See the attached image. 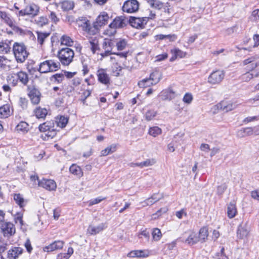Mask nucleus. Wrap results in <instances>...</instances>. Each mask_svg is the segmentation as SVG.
Masks as SVG:
<instances>
[{"instance_id":"f257e3e1","label":"nucleus","mask_w":259,"mask_h":259,"mask_svg":"<svg viewBox=\"0 0 259 259\" xmlns=\"http://www.w3.org/2000/svg\"><path fill=\"white\" fill-rule=\"evenodd\" d=\"M13 51L15 57L19 63L24 62L28 57V53L23 43L15 42L13 46Z\"/></svg>"},{"instance_id":"f03ea898","label":"nucleus","mask_w":259,"mask_h":259,"mask_svg":"<svg viewBox=\"0 0 259 259\" xmlns=\"http://www.w3.org/2000/svg\"><path fill=\"white\" fill-rule=\"evenodd\" d=\"M38 71L40 73H48L58 70L60 68V62L57 60L50 59L41 62Z\"/></svg>"},{"instance_id":"7ed1b4c3","label":"nucleus","mask_w":259,"mask_h":259,"mask_svg":"<svg viewBox=\"0 0 259 259\" xmlns=\"http://www.w3.org/2000/svg\"><path fill=\"white\" fill-rule=\"evenodd\" d=\"M74 56V51L69 48H62L58 53L59 60L64 66H68L72 62Z\"/></svg>"},{"instance_id":"20e7f679","label":"nucleus","mask_w":259,"mask_h":259,"mask_svg":"<svg viewBox=\"0 0 259 259\" xmlns=\"http://www.w3.org/2000/svg\"><path fill=\"white\" fill-rule=\"evenodd\" d=\"M238 106L237 102L234 101H223L220 103L214 105L212 110H213V113H215L217 111L221 109L224 112H229L236 109Z\"/></svg>"},{"instance_id":"39448f33","label":"nucleus","mask_w":259,"mask_h":259,"mask_svg":"<svg viewBox=\"0 0 259 259\" xmlns=\"http://www.w3.org/2000/svg\"><path fill=\"white\" fill-rule=\"evenodd\" d=\"M180 239L182 242L189 245H193L198 242L197 233L192 231L185 232Z\"/></svg>"},{"instance_id":"423d86ee","label":"nucleus","mask_w":259,"mask_h":259,"mask_svg":"<svg viewBox=\"0 0 259 259\" xmlns=\"http://www.w3.org/2000/svg\"><path fill=\"white\" fill-rule=\"evenodd\" d=\"M0 228L4 236L6 237L12 236L16 233L15 225L9 222H3L1 224Z\"/></svg>"},{"instance_id":"0eeeda50","label":"nucleus","mask_w":259,"mask_h":259,"mask_svg":"<svg viewBox=\"0 0 259 259\" xmlns=\"http://www.w3.org/2000/svg\"><path fill=\"white\" fill-rule=\"evenodd\" d=\"M107 228L106 223H102L98 225H96L94 223L91 224L87 230V234L89 235H97Z\"/></svg>"},{"instance_id":"6e6552de","label":"nucleus","mask_w":259,"mask_h":259,"mask_svg":"<svg viewBox=\"0 0 259 259\" xmlns=\"http://www.w3.org/2000/svg\"><path fill=\"white\" fill-rule=\"evenodd\" d=\"M243 65L246 66L249 71H252L259 66V56L255 55L245 59L243 62Z\"/></svg>"},{"instance_id":"1a4fd4ad","label":"nucleus","mask_w":259,"mask_h":259,"mask_svg":"<svg viewBox=\"0 0 259 259\" xmlns=\"http://www.w3.org/2000/svg\"><path fill=\"white\" fill-rule=\"evenodd\" d=\"M39 12V7L35 4H31L27 6L23 10L19 12L20 16L32 15L33 16L38 15Z\"/></svg>"},{"instance_id":"9d476101","label":"nucleus","mask_w":259,"mask_h":259,"mask_svg":"<svg viewBox=\"0 0 259 259\" xmlns=\"http://www.w3.org/2000/svg\"><path fill=\"white\" fill-rule=\"evenodd\" d=\"M225 73L223 70H216L212 72L208 77V82L212 84L220 83L224 79Z\"/></svg>"},{"instance_id":"9b49d317","label":"nucleus","mask_w":259,"mask_h":259,"mask_svg":"<svg viewBox=\"0 0 259 259\" xmlns=\"http://www.w3.org/2000/svg\"><path fill=\"white\" fill-rule=\"evenodd\" d=\"M64 242L62 240H55L48 245L42 247V250L46 252H51L58 250H61L63 248Z\"/></svg>"},{"instance_id":"f8f14e48","label":"nucleus","mask_w":259,"mask_h":259,"mask_svg":"<svg viewBox=\"0 0 259 259\" xmlns=\"http://www.w3.org/2000/svg\"><path fill=\"white\" fill-rule=\"evenodd\" d=\"M0 19L13 29H15L16 23L14 18L8 13L0 10Z\"/></svg>"},{"instance_id":"ddd939ff","label":"nucleus","mask_w":259,"mask_h":259,"mask_svg":"<svg viewBox=\"0 0 259 259\" xmlns=\"http://www.w3.org/2000/svg\"><path fill=\"white\" fill-rule=\"evenodd\" d=\"M139 7V3L137 0H128L124 3L122 10L124 12L132 13L137 12Z\"/></svg>"},{"instance_id":"4468645a","label":"nucleus","mask_w":259,"mask_h":259,"mask_svg":"<svg viewBox=\"0 0 259 259\" xmlns=\"http://www.w3.org/2000/svg\"><path fill=\"white\" fill-rule=\"evenodd\" d=\"M96 74L98 80L100 83L106 85H109L110 84V77L106 69L103 68L99 69Z\"/></svg>"},{"instance_id":"2eb2a0df","label":"nucleus","mask_w":259,"mask_h":259,"mask_svg":"<svg viewBox=\"0 0 259 259\" xmlns=\"http://www.w3.org/2000/svg\"><path fill=\"white\" fill-rule=\"evenodd\" d=\"M250 230L246 224H240L237 228V237L240 239H247L249 235Z\"/></svg>"},{"instance_id":"dca6fc26","label":"nucleus","mask_w":259,"mask_h":259,"mask_svg":"<svg viewBox=\"0 0 259 259\" xmlns=\"http://www.w3.org/2000/svg\"><path fill=\"white\" fill-rule=\"evenodd\" d=\"M148 19L147 17L142 18L131 17L129 20L131 25L136 28H143L147 24Z\"/></svg>"},{"instance_id":"f3484780","label":"nucleus","mask_w":259,"mask_h":259,"mask_svg":"<svg viewBox=\"0 0 259 259\" xmlns=\"http://www.w3.org/2000/svg\"><path fill=\"white\" fill-rule=\"evenodd\" d=\"M38 186L50 191H55L57 188L55 181L46 179H42L40 181H38Z\"/></svg>"},{"instance_id":"a211bd4d","label":"nucleus","mask_w":259,"mask_h":259,"mask_svg":"<svg viewBox=\"0 0 259 259\" xmlns=\"http://www.w3.org/2000/svg\"><path fill=\"white\" fill-rule=\"evenodd\" d=\"M128 23V20L123 16L116 17L111 23V26L116 30L125 27Z\"/></svg>"},{"instance_id":"6ab92c4d","label":"nucleus","mask_w":259,"mask_h":259,"mask_svg":"<svg viewBox=\"0 0 259 259\" xmlns=\"http://www.w3.org/2000/svg\"><path fill=\"white\" fill-rule=\"evenodd\" d=\"M163 198V195L162 194L159 193H155L153 194L151 197L148 198L145 200L142 201L141 202V204L142 207H146L147 206H150L156 203L161 198Z\"/></svg>"},{"instance_id":"aec40b11","label":"nucleus","mask_w":259,"mask_h":259,"mask_svg":"<svg viewBox=\"0 0 259 259\" xmlns=\"http://www.w3.org/2000/svg\"><path fill=\"white\" fill-rule=\"evenodd\" d=\"M114 46L113 41L110 39H105L103 44V48L105 50L104 53H101L102 58L107 56L111 54Z\"/></svg>"},{"instance_id":"412c9836","label":"nucleus","mask_w":259,"mask_h":259,"mask_svg":"<svg viewBox=\"0 0 259 259\" xmlns=\"http://www.w3.org/2000/svg\"><path fill=\"white\" fill-rule=\"evenodd\" d=\"M28 95L33 104H37L39 103L40 93L38 90L35 88L31 89Z\"/></svg>"},{"instance_id":"4be33fe9","label":"nucleus","mask_w":259,"mask_h":259,"mask_svg":"<svg viewBox=\"0 0 259 259\" xmlns=\"http://www.w3.org/2000/svg\"><path fill=\"white\" fill-rule=\"evenodd\" d=\"M108 19L109 16L107 13L105 12H102L97 18L95 26L101 27L107 23Z\"/></svg>"},{"instance_id":"5701e85b","label":"nucleus","mask_w":259,"mask_h":259,"mask_svg":"<svg viewBox=\"0 0 259 259\" xmlns=\"http://www.w3.org/2000/svg\"><path fill=\"white\" fill-rule=\"evenodd\" d=\"M23 251L21 247H12L8 251L7 257L8 259H16L22 253Z\"/></svg>"},{"instance_id":"b1692460","label":"nucleus","mask_w":259,"mask_h":259,"mask_svg":"<svg viewBox=\"0 0 259 259\" xmlns=\"http://www.w3.org/2000/svg\"><path fill=\"white\" fill-rule=\"evenodd\" d=\"M227 216L230 219L234 218L237 213L236 204L234 201L230 202L227 206Z\"/></svg>"},{"instance_id":"393cba45","label":"nucleus","mask_w":259,"mask_h":259,"mask_svg":"<svg viewBox=\"0 0 259 259\" xmlns=\"http://www.w3.org/2000/svg\"><path fill=\"white\" fill-rule=\"evenodd\" d=\"M12 113L10 105H4L0 107V118H6L9 117Z\"/></svg>"},{"instance_id":"a878e982","label":"nucleus","mask_w":259,"mask_h":259,"mask_svg":"<svg viewBox=\"0 0 259 259\" xmlns=\"http://www.w3.org/2000/svg\"><path fill=\"white\" fill-rule=\"evenodd\" d=\"M11 41L8 39L0 41V53H8L11 49Z\"/></svg>"},{"instance_id":"bb28decb","label":"nucleus","mask_w":259,"mask_h":259,"mask_svg":"<svg viewBox=\"0 0 259 259\" xmlns=\"http://www.w3.org/2000/svg\"><path fill=\"white\" fill-rule=\"evenodd\" d=\"M208 236V231L206 227L201 228L199 232V234H197V238L198 239V242H205Z\"/></svg>"},{"instance_id":"cd10ccee","label":"nucleus","mask_w":259,"mask_h":259,"mask_svg":"<svg viewBox=\"0 0 259 259\" xmlns=\"http://www.w3.org/2000/svg\"><path fill=\"white\" fill-rule=\"evenodd\" d=\"M53 122H46L41 124L39 126V130L41 132H53L54 133V129Z\"/></svg>"},{"instance_id":"c85d7f7f","label":"nucleus","mask_w":259,"mask_h":259,"mask_svg":"<svg viewBox=\"0 0 259 259\" xmlns=\"http://www.w3.org/2000/svg\"><path fill=\"white\" fill-rule=\"evenodd\" d=\"M171 53L172 54V56L170 59V61H173L176 60L177 58H184L186 53L181 51L178 48H175L171 50Z\"/></svg>"},{"instance_id":"c756f323","label":"nucleus","mask_w":259,"mask_h":259,"mask_svg":"<svg viewBox=\"0 0 259 259\" xmlns=\"http://www.w3.org/2000/svg\"><path fill=\"white\" fill-rule=\"evenodd\" d=\"M34 112L35 115L37 118L44 119L48 114V110L46 108H41L40 107H38L35 109Z\"/></svg>"},{"instance_id":"7c9ffc66","label":"nucleus","mask_w":259,"mask_h":259,"mask_svg":"<svg viewBox=\"0 0 259 259\" xmlns=\"http://www.w3.org/2000/svg\"><path fill=\"white\" fill-rule=\"evenodd\" d=\"M251 135H252V130L251 127L242 128L240 130H238L237 132V136L240 138H243Z\"/></svg>"},{"instance_id":"2f4dec72","label":"nucleus","mask_w":259,"mask_h":259,"mask_svg":"<svg viewBox=\"0 0 259 259\" xmlns=\"http://www.w3.org/2000/svg\"><path fill=\"white\" fill-rule=\"evenodd\" d=\"M13 198L16 203L21 208L23 207L26 204L27 201L24 199L23 196L20 194H14Z\"/></svg>"},{"instance_id":"473e14b6","label":"nucleus","mask_w":259,"mask_h":259,"mask_svg":"<svg viewBox=\"0 0 259 259\" xmlns=\"http://www.w3.org/2000/svg\"><path fill=\"white\" fill-rule=\"evenodd\" d=\"M90 47L93 54L96 53L99 50V40L97 37L91 38L89 40Z\"/></svg>"},{"instance_id":"72a5a7b5","label":"nucleus","mask_w":259,"mask_h":259,"mask_svg":"<svg viewBox=\"0 0 259 259\" xmlns=\"http://www.w3.org/2000/svg\"><path fill=\"white\" fill-rule=\"evenodd\" d=\"M18 81L22 84L26 85L28 82V75L25 72L20 71L17 73Z\"/></svg>"},{"instance_id":"f704fd0d","label":"nucleus","mask_w":259,"mask_h":259,"mask_svg":"<svg viewBox=\"0 0 259 259\" xmlns=\"http://www.w3.org/2000/svg\"><path fill=\"white\" fill-rule=\"evenodd\" d=\"M82 28L84 31L88 34H94L97 32V30L93 27H92L89 21H87L83 23Z\"/></svg>"},{"instance_id":"c9c22d12","label":"nucleus","mask_w":259,"mask_h":259,"mask_svg":"<svg viewBox=\"0 0 259 259\" xmlns=\"http://www.w3.org/2000/svg\"><path fill=\"white\" fill-rule=\"evenodd\" d=\"M70 172L74 175H76L79 178L83 176V172L81 168L76 164H72L69 168Z\"/></svg>"},{"instance_id":"e433bc0d","label":"nucleus","mask_w":259,"mask_h":259,"mask_svg":"<svg viewBox=\"0 0 259 259\" xmlns=\"http://www.w3.org/2000/svg\"><path fill=\"white\" fill-rule=\"evenodd\" d=\"M161 76L162 75L160 71L155 70L150 74L149 78H151L153 83L156 84L160 81Z\"/></svg>"},{"instance_id":"4c0bfd02","label":"nucleus","mask_w":259,"mask_h":259,"mask_svg":"<svg viewBox=\"0 0 259 259\" xmlns=\"http://www.w3.org/2000/svg\"><path fill=\"white\" fill-rule=\"evenodd\" d=\"M35 23L40 27L48 24L49 20L47 16H41L35 19Z\"/></svg>"},{"instance_id":"58836bf2","label":"nucleus","mask_w":259,"mask_h":259,"mask_svg":"<svg viewBox=\"0 0 259 259\" xmlns=\"http://www.w3.org/2000/svg\"><path fill=\"white\" fill-rule=\"evenodd\" d=\"M82 69V71L83 75L87 74L89 71V59L87 57H82L81 59Z\"/></svg>"},{"instance_id":"ea45409f","label":"nucleus","mask_w":259,"mask_h":259,"mask_svg":"<svg viewBox=\"0 0 259 259\" xmlns=\"http://www.w3.org/2000/svg\"><path fill=\"white\" fill-rule=\"evenodd\" d=\"M116 150V145L115 144H112L102 150L101 152V155L102 156H105L114 152Z\"/></svg>"},{"instance_id":"a19ab883","label":"nucleus","mask_w":259,"mask_h":259,"mask_svg":"<svg viewBox=\"0 0 259 259\" xmlns=\"http://www.w3.org/2000/svg\"><path fill=\"white\" fill-rule=\"evenodd\" d=\"M16 129L19 132L25 133L29 131V125L26 122L21 121L16 126Z\"/></svg>"},{"instance_id":"79ce46f5","label":"nucleus","mask_w":259,"mask_h":259,"mask_svg":"<svg viewBox=\"0 0 259 259\" xmlns=\"http://www.w3.org/2000/svg\"><path fill=\"white\" fill-rule=\"evenodd\" d=\"M56 123L58 126L63 128L66 126L68 121V119L64 116H58L56 118Z\"/></svg>"},{"instance_id":"37998d69","label":"nucleus","mask_w":259,"mask_h":259,"mask_svg":"<svg viewBox=\"0 0 259 259\" xmlns=\"http://www.w3.org/2000/svg\"><path fill=\"white\" fill-rule=\"evenodd\" d=\"M60 41L61 45L68 47L72 46L74 44V41L73 39L69 36L66 35H64L61 37Z\"/></svg>"},{"instance_id":"c03bdc74","label":"nucleus","mask_w":259,"mask_h":259,"mask_svg":"<svg viewBox=\"0 0 259 259\" xmlns=\"http://www.w3.org/2000/svg\"><path fill=\"white\" fill-rule=\"evenodd\" d=\"M155 84L153 83V81L149 77L143 79L138 82V85L140 88H147Z\"/></svg>"},{"instance_id":"a18cd8bd","label":"nucleus","mask_w":259,"mask_h":259,"mask_svg":"<svg viewBox=\"0 0 259 259\" xmlns=\"http://www.w3.org/2000/svg\"><path fill=\"white\" fill-rule=\"evenodd\" d=\"M61 7L64 11H68L73 8L74 3L72 1L65 0L61 3Z\"/></svg>"},{"instance_id":"49530a36","label":"nucleus","mask_w":259,"mask_h":259,"mask_svg":"<svg viewBox=\"0 0 259 259\" xmlns=\"http://www.w3.org/2000/svg\"><path fill=\"white\" fill-rule=\"evenodd\" d=\"M122 67L117 63H114L112 66V72L115 76H119L121 74Z\"/></svg>"},{"instance_id":"de8ad7c7","label":"nucleus","mask_w":259,"mask_h":259,"mask_svg":"<svg viewBox=\"0 0 259 259\" xmlns=\"http://www.w3.org/2000/svg\"><path fill=\"white\" fill-rule=\"evenodd\" d=\"M162 133L161 129L156 126H152L149 128L148 133L153 137H156L160 135Z\"/></svg>"},{"instance_id":"09e8293b","label":"nucleus","mask_w":259,"mask_h":259,"mask_svg":"<svg viewBox=\"0 0 259 259\" xmlns=\"http://www.w3.org/2000/svg\"><path fill=\"white\" fill-rule=\"evenodd\" d=\"M7 81L9 84L12 85L14 87L17 85L19 81L17 77V73L10 74L7 77Z\"/></svg>"},{"instance_id":"8fccbe9b","label":"nucleus","mask_w":259,"mask_h":259,"mask_svg":"<svg viewBox=\"0 0 259 259\" xmlns=\"http://www.w3.org/2000/svg\"><path fill=\"white\" fill-rule=\"evenodd\" d=\"M162 94V95L165 94L164 95V99H167L169 100L174 99L177 96L176 92L171 89H169L167 91H163Z\"/></svg>"},{"instance_id":"3c124183","label":"nucleus","mask_w":259,"mask_h":259,"mask_svg":"<svg viewBox=\"0 0 259 259\" xmlns=\"http://www.w3.org/2000/svg\"><path fill=\"white\" fill-rule=\"evenodd\" d=\"M36 33L37 35V41L40 45H42L45 39L50 35V33L39 31H37Z\"/></svg>"},{"instance_id":"603ef678","label":"nucleus","mask_w":259,"mask_h":259,"mask_svg":"<svg viewBox=\"0 0 259 259\" xmlns=\"http://www.w3.org/2000/svg\"><path fill=\"white\" fill-rule=\"evenodd\" d=\"M152 238L154 241H158L160 240L162 237V233L158 228H154L152 232Z\"/></svg>"},{"instance_id":"864d4df0","label":"nucleus","mask_w":259,"mask_h":259,"mask_svg":"<svg viewBox=\"0 0 259 259\" xmlns=\"http://www.w3.org/2000/svg\"><path fill=\"white\" fill-rule=\"evenodd\" d=\"M148 2L151 7L158 10L161 9L163 6V3L159 0H148Z\"/></svg>"},{"instance_id":"5fc2aeb1","label":"nucleus","mask_w":259,"mask_h":259,"mask_svg":"<svg viewBox=\"0 0 259 259\" xmlns=\"http://www.w3.org/2000/svg\"><path fill=\"white\" fill-rule=\"evenodd\" d=\"M15 223L19 224L21 227L23 225V213L21 212H17L14 215Z\"/></svg>"},{"instance_id":"6e6d98bb","label":"nucleus","mask_w":259,"mask_h":259,"mask_svg":"<svg viewBox=\"0 0 259 259\" xmlns=\"http://www.w3.org/2000/svg\"><path fill=\"white\" fill-rule=\"evenodd\" d=\"M116 30L111 26L110 23L108 27L104 30L103 34L109 36H111L114 35L116 33Z\"/></svg>"},{"instance_id":"4d7b16f0","label":"nucleus","mask_w":259,"mask_h":259,"mask_svg":"<svg viewBox=\"0 0 259 259\" xmlns=\"http://www.w3.org/2000/svg\"><path fill=\"white\" fill-rule=\"evenodd\" d=\"M127 45V42L124 39H119L116 42V47L118 50L122 51L124 50Z\"/></svg>"},{"instance_id":"13d9d810","label":"nucleus","mask_w":259,"mask_h":259,"mask_svg":"<svg viewBox=\"0 0 259 259\" xmlns=\"http://www.w3.org/2000/svg\"><path fill=\"white\" fill-rule=\"evenodd\" d=\"M157 115V112L154 110H148L145 113V118L148 121L152 120Z\"/></svg>"},{"instance_id":"bf43d9fd","label":"nucleus","mask_w":259,"mask_h":259,"mask_svg":"<svg viewBox=\"0 0 259 259\" xmlns=\"http://www.w3.org/2000/svg\"><path fill=\"white\" fill-rule=\"evenodd\" d=\"M48 17L51 22L54 24H57L59 21V18L57 17L56 13L53 11H50Z\"/></svg>"},{"instance_id":"052dcab7","label":"nucleus","mask_w":259,"mask_h":259,"mask_svg":"<svg viewBox=\"0 0 259 259\" xmlns=\"http://www.w3.org/2000/svg\"><path fill=\"white\" fill-rule=\"evenodd\" d=\"M9 63V60L5 57L0 56V69H6L8 67V64Z\"/></svg>"},{"instance_id":"680f3d73","label":"nucleus","mask_w":259,"mask_h":259,"mask_svg":"<svg viewBox=\"0 0 259 259\" xmlns=\"http://www.w3.org/2000/svg\"><path fill=\"white\" fill-rule=\"evenodd\" d=\"M106 197H102L101 196L98 197L95 199H92L88 202V205L91 206L93 205L97 204L101 202L102 200H105Z\"/></svg>"},{"instance_id":"e2e57ef3","label":"nucleus","mask_w":259,"mask_h":259,"mask_svg":"<svg viewBox=\"0 0 259 259\" xmlns=\"http://www.w3.org/2000/svg\"><path fill=\"white\" fill-rule=\"evenodd\" d=\"M250 71H249L245 73L242 74L241 76V79L243 80L244 81H249L250 80H251L252 78H253L254 75L253 73H251L250 72Z\"/></svg>"},{"instance_id":"0e129e2a","label":"nucleus","mask_w":259,"mask_h":259,"mask_svg":"<svg viewBox=\"0 0 259 259\" xmlns=\"http://www.w3.org/2000/svg\"><path fill=\"white\" fill-rule=\"evenodd\" d=\"M227 188V185L226 183H224L220 186H219L217 188V194L219 196H222L224 192Z\"/></svg>"},{"instance_id":"69168bd1","label":"nucleus","mask_w":259,"mask_h":259,"mask_svg":"<svg viewBox=\"0 0 259 259\" xmlns=\"http://www.w3.org/2000/svg\"><path fill=\"white\" fill-rule=\"evenodd\" d=\"M136 254L137 257H146L149 255V251L145 250H136Z\"/></svg>"},{"instance_id":"338daca9","label":"nucleus","mask_w":259,"mask_h":259,"mask_svg":"<svg viewBox=\"0 0 259 259\" xmlns=\"http://www.w3.org/2000/svg\"><path fill=\"white\" fill-rule=\"evenodd\" d=\"M193 100V96L191 93H186L183 99V101L187 104H190Z\"/></svg>"},{"instance_id":"774afa93","label":"nucleus","mask_w":259,"mask_h":259,"mask_svg":"<svg viewBox=\"0 0 259 259\" xmlns=\"http://www.w3.org/2000/svg\"><path fill=\"white\" fill-rule=\"evenodd\" d=\"M64 77L63 74L57 73L52 76V80L56 81L58 83H60L62 82L64 79Z\"/></svg>"}]
</instances>
